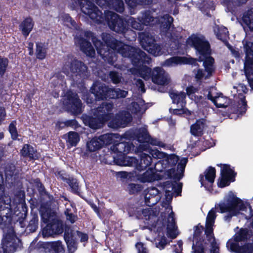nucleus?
Instances as JSON below:
<instances>
[{
  "label": "nucleus",
  "mask_w": 253,
  "mask_h": 253,
  "mask_svg": "<svg viewBox=\"0 0 253 253\" xmlns=\"http://www.w3.org/2000/svg\"><path fill=\"white\" fill-rule=\"evenodd\" d=\"M84 36L91 39L97 53L105 62L111 65H113L117 60V53L124 57L129 58L132 64L135 67L149 64L151 60L146 53L140 48L125 44L109 33L102 34L103 42L98 40L94 36L93 33L89 31L85 32Z\"/></svg>",
  "instance_id": "obj_1"
},
{
  "label": "nucleus",
  "mask_w": 253,
  "mask_h": 253,
  "mask_svg": "<svg viewBox=\"0 0 253 253\" xmlns=\"http://www.w3.org/2000/svg\"><path fill=\"white\" fill-rule=\"evenodd\" d=\"M113 107L112 102H103L94 109L93 116L83 114L81 118L84 124L90 128H100L111 119Z\"/></svg>",
  "instance_id": "obj_2"
},
{
  "label": "nucleus",
  "mask_w": 253,
  "mask_h": 253,
  "mask_svg": "<svg viewBox=\"0 0 253 253\" xmlns=\"http://www.w3.org/2000/svg\"><path fill=\"white\" fill-rule=\"evenodd\" d=\"M101 16L102 20L100 22L95 20L93 21L98 24L102 23L105 21L112 31L118 34H123L127 40H132L130 37H127V35L129 34L131 35L132 39L135 38L136 33L128 27L127 20L123 16L109 10L105 11L104 16L102 13Z\"/></svg>",
  "instance_id": "obj_3"
},
{
  "label": "nucleus",
  "mask_w": 253,
  "mask_h": 253,
  "mask_svg": "<svg viewBox=\"0 0 253 253\" xmlns=\"http://www.w3.org/2000/svg\"><path fill=\"white\" fill-rule=\"evenodd\" d=\"M89 91L98 101L125 98L127 94L126 91L120 88H112L100 82L93 83Z\"/></svg>",
  "instance_id": "obj_4"
},
{
  "label": "nucleus",
  "mask_w": 253,
  "mask_h": 253,
  "mask_svg": "<svg viewBox=\"0 0 253 253\" xmlns=\"http://www.w3.org/2000/svg\"><path fill=\"white\" fill-rule=\"evenodd\" d=\"M187 45L193 47L196 51V54L199 58H202L211 54V49L209 42L204 36H198L192 35L186 40Z\"/></svg>",
  "instance_id": "obj_5"
},
{
  "label": "nucleus",
  "mask_w": 253,
  "mask_h": 253,
  "mask_svg": "<svg viewBox=\"0 0 253 253\" xmlns=\"http://www.w3.org/2000/svg\"><path fill=\"white\" fill-rule=\"evenodd\" d=\"M62 102L65 110L72 115L77 116L84 111L83 103L78 94L71 90L66 91Z\"/></svg>",
  "instance_id": "obj_6"
},
{
  "label": "nucleus",
  "mask_w": 253,
  "mask_h": 253,
  "mask_svg": "<svg viewBox=\"0 0 253 253\" xmlns=\"http://www.w3.org/2000/svg\"><path fill=\"white\" fill-rule=\"evenodd\" d=\"M188 162L187 158H183L177 165L176 169L174 168H171L167 171L168 176L175 180L172 187V189L176 196H180L182 189V183H177L184 176V173L186 165Z\"/></svg>",
  "instance_id": "obj_7"
},
{
  "label": "nucleus",
  "mask_w": 253,
  "mask_h": 253,
  "mask_svg": "<svg viewBox=\"0 0 253 253\" xmlns=\"http://www.w3.org/2000/svg\"><path fill=\"white\" fill-rule=\"evenodd\" d=\"M74 8H80L81 11L91 20L97 22L102 20V11L89 0H71Z\"/></svg>",
  "instance_id": "obj_8"
},
{
  "label": "nucleus",
  "mask_w": 253,
  "mask_h": 253,
  "mask_svg": "<svg viewBox=\"0 0 253 253\" xmlns=\"http://www.w3.org/2000/svg\"><path fill=\"white\" fill-rule=\"evenodd\" d=\"M199 60L200 62H203V66L205 69L198 68L196 71L194 69L193 72L195 74V79L197 81H200L203 78L205 80L209 79L213 75L215 71L214 58L211 55L204 57L199 58Z\"/></svg>",
  "instance_id": "obj_9"
},
{
  "label": "nucleus",
  "mask_w": 253,
  "mask_h": 253,
  "mask_svg": "<svg viewBox=\"0 0 253 253\" xmlns=\"http://www.w3.org/2000/svg\"><path fill=\"white\" fill-rule=\"evenodd\" d=\"M139 38L144 50L155 56L162 55V48L156 43L154 36L148 32H142L139 34Z\"/></svg>",
  "instance_id": "obj_10"
},
{
  "label": "nucleus",
  "mask_w": 253,
  "mask_h": 253,
  "mask_svg": "<svg viewBox=\"0 0 253 253\" xmlns=\"http://www.w3.org/2000/svg\"><path fill=\"white\" fill-rule=\"evenodd\" d=\"M56 175L67 184L68 190L72 193L78 195L83 199L81 190L80 182L73 175L68 174L65 170H60L56 172Z\"/></svg>",
  "instance_id": "obj_11"
},
{
  "label": "nucleus",
  "mask_w": 253,
  "mask_h": 253,
  "mask_svg": "<svg viewBox=\"0 0 253 253\" xmlns=\"http://www.w3.org/2000/svg\"><path fill=\"white\" fill-rule=\"evenodd\" d=\"M66 224L56 216L42 229V235L43 237H54L62 234L64 232V227Z\"/></svg>",
  "instance_id": "obj_12"
},
{
  "label": "nucleus",
  "mask_w": 253,
  "mask_h": 253,
  "mask_svg": "<svg viewBox=\"0 0 253 253\" xmlns=\"http://www.w3.org/2000/svg\"><path fill=\"white\" fill-rule=\"evenodd\" d=\"M131 121L132 116L128 111H120L115 115L112 113V116L109 121L108 126L110 128L114 129L124 128Z\"/></svg>",
  "instance_id": "obj_13"
},
{
  "label": "nucleus",
  "mask_w": 253,
  "mask_h": 253,
  "mask_svg": "<svg viewBox=\"0 0 253 253\" xmlns=\"http://www.w3.org/2000/svg\"><path fill=\"white\" fill-rule=\"evenodd\" d=\"M69 68L71 77L76 83H80L82 80L87 77V67L81 61L76 59L72 61Z\"/></svg>",
  "instance_id": "obj_14"
},
{
  "label": "nucleus",
  "mask_w": 253,
  "mask_h": 253,
  "mask_svg": "<svg viewBox=\"0 0 253 253\" xmlns=\"http://www.w3.org/2000/svg\"><path fill=\"white\" fill-rule=\"evenodd\" d=\"M237 173L231 169L228 164H223L221 169V176L218 178L217 184L219 188H224L235 181Z\"/></svg>",
  "instance_id": "obj_15"
},
{
  "label": "nucleus",
  "mask_w": 253,
  "mask_h": 253,
  "mask_svg": "<svg viewBox=\"0 0 253 253\" xmlns=\"http://www.w3.org/2000/svg\"><path fill=\"white\" fill-rule=\"evenodd\" d=\"M216 176V169L215 168L211 166L209 167L205 170L204 174H201L199 176V181L201 186H204L205 189L209 191L212 192L213 184Z\"/></svg>",
  "instance_id": "obj_16"
},
{
  "label": "nucleus",
  "mask_w": 253,
  "mask_h": 253,
  "mask_svg": "<svg viewBox=\"0 0 253 253\" xmlns=\"http://www.w3.org/2000/svg\"><path fill=\"white\" fill-rule=\"evenodd\" d=\"M152 81L158 85H167L170 82V78L162 67H156L153 69Z\"/></svg>",
  "instance_id": "obj_17"
},
{
  "label": "nucleus",
  "mask_w": 253,
  "mask_h": 253,
  "mask_svg": "<svg viewBox=\"0 0 253 253\" xmlns=\"http://www.w3.org/2000/svg\"><path fill=\"white\" fill-rule=\"evenodd\" d=\"M198 62H199V57L197 58H194L192 57H186L184 56H173L166 60L163 65L170 66L174 64L177 65L183 64L191 65L193 66H197L199 68V65L198 63Z\"/></svg>",
  "instance_id": "obj_18"
},
{
  "label": "nucleus",
  "mask_w": 253,
  "mask_h": 253,
  "mask_svg": "<svg viewBox=\"0 0 253 253\" xmlns=\"http://www.w3.org/2000/svg\"><path fill=\"white\" fill-rule=\"evenodd\" d=\"M13 240L14 235L7 233L1 240L0 252L2 253H14L17 249V245Z\"/></svg>",
  "instance_id": "obj_19"
},
{
  "label": "nucleus",
  "mask_w": 253,
  "mask_h": 253,
  "mask_svg": "<svg viewBox=\"0 0 253 253\" xmlns=\"http://www.w3.org/2000/svg\"><path fill=\"white\" fill-rule=\"evenodd\" d=\"M94 4L95 2L100 7L107 6L113 9L118 12L122 13L125 10L124 3L123 0H91ZM91 2V1H90Z\"/></svg>",
  "instance_id": "obj_20"
},
{
  "label": "nucleus",
  "mask_w": 253,
  "mask_h": 253,
  "mask_svg": "<svg viewBox=\"0 0 253 253\" xmlns=\"http://www.w3.org/2000/svg\"><path fill=\"white\" fill-rule=\"evenodd\" d=\"M238 95L239 100L237 102V104L229 106L228 111L230 113L243 115L246 113L247 110V102L244 95L240 93Z\"/></svg>",
  "instance_id": "obj_21"
},
{
  "label": "nucleus",
  "mask_w": 253,
  "mask_h": 253,
  "mask_svg": "<svg viewBox=\"0 0 253 253\" xmlns=\"http://www.w3.org/2000/svg\"><path fill=\"white\" fill-rule=\"evenodd\" d=\"M246 53L244 66L245 70H253V42H246L244 44Z\"/></svg>",
  "instance_id": "obj_22"
},
{
  "label": "nucleus",
  "mask_w": 253,
  "mask_h": 253,
  "mask_svg": "<svg viewBox=\"0 0 253 253\" xmlns=\"http://www.w3.org/2000/svg\"><path fill=\"white\" fill-rule=\"evenodd\" d=\"M248 231L246 228H241L226 243L227 249L231 248L232 243L240 244V242H245L248 239Z\"/></svg>",
  "instance_id": "obj_23"
},
{
  "label": "nucleus",
  "mask_w": 253,
  "mask_h": 253,
  "mask_svg": "<svg viewBox=\"0 0 253 253\" xmlns=\"http://www.w3.org/2000/svg\"><path fill=\"white\" fill-rule=\"evenodd\" d=\"M64 239L69 250L76 247L77 243L73 229L67 224L64 227Z\"/></svg>",
  "instance_id": "obj_24"
},
{
  "label": "nucleus",
  "mask_w": 253,
  "mask_h": 253,
  "mask_svg": "<svg viewBox=\"0 0 253 253\" xmlns=\"http://www.w3.org/2000/svg\"><path fill=\"white\" fill-rule=\"evenodd\" d=\"M76 41L83 52L88 56L92 57L94 55L95 50L89 41L81 37H77Z\"/></svg>",
  "instance_id": "obj_25"
},
{
  "label": "nucleus",
  "mask_w": 253,
  "mask_h": 253,
  "mask_svg": "<svg viewBox=\"0 0 253 253\" xmlns=\"http://www.w3.org/2000/svg\"><path fill=\"white\" fill-rule=\"evenodd\" d=\"M137 179L142 183L152 182L160 179V175L156 173L152 168H149L143 174L136 175Z\"/></svg>",
  "instance_id": "obj_26"
},
{
  "label": "nucleus",
  "mask_w": 253,
  "mask_h": 253,
  "mask_svg": "<svg viewBox=\"0 0 253 253\" xmlns=\"http://www.w3.org/2000/svg\"><path fill=\"white\" fill-rule=\"evenodd\" d=\"M228 250L234 253H253V242L241 245L232 243L231 248Z\"/></svg>",
  "instance_id": "obj_27"
},
{
  "label": "nucleus",
  "mask_w": 253,
  "mask_h": 253,
  "mask_svg": "<svg viewBox=\"0 0 253 253\" xmlns=\"http://www.w3.org/2000/svg\"><path fill=\"white\" fill-rule=\"evenodd\" d=\"M35 23L30 16L25 18L19 25V29L24 37L27 38L33 30Z\"/></svg>",
  "instance_id": "obj_28"
},
{
  "label": "nucleus",
  "mask_w": 253,
  "mask_h": 253,
  "mask_svg": "<svg viewBox=\"0 0 253 253\" xmlns=\"http://www.w3.org/2000/svg\"><path fill=\"white\" fill-rule=\"evenodd\" d=\"M169 95L173 104H176L178 107H185L186 104V93L183 91H171Z\"/></svg>",
  "instance_id": "obj_29"
},
{
  "label": "nucleus",
  "mask_w": 253,
  "mask_h": 253,
  "mask_svg": "<svg viewBox=\"0 0 253 253\" xmlns=\"http://www.w3.org/2000/svg\"><path fill=\"white\" fill-rule=\"evenodd\" d=\"M37 151L29 144H25L20 150V154L24 158H28L31 160H36L39 159V156L36 154Z\"/></svg>",
  "instance_id": "obj_30"
},
{
  "label": "nucleus",
  "mask_w": 253,
  "mask_h": 253,
  "mask_svg": "<svg viewBox=\"0 0 253 253\" xmlns=\"http://www.w3.org/2000/svg\"><path fill=\"white\" fill-rule=\"evenodd\" d=\"M206 123L205 120L201 119L196 120V122L190 127V132L195 136H201L203 134V130Z\"/></svg>",
  "instance_id": "obj_31"
},
{
  "label": "nucleus",
  "mask_w": 253,
  "mask_h": 253,
  "mask_svg": "<svg viewBox=\"0 0 253 253\" xmlns=\"http://www.w3.org/2000/svg\"><path fill=\"white\" fill-rule=\"evenodd\" d=\"M231 212L236 213L242 209L243 206L242 201L239 198L233 196L227 200Z\"/></svg>",
  "instance_id": "obj_32"
},
{
  "label": "nucleus",
  "mask_w": 253,
  "mask_h": 253,
  "mask_svg": "<svg viewBox=\"0 0 253 253\" xmlns=\"http://www.w3.org/2000/svg\"><path fill=\"white\" fill-rule=\"evenodd\" d=\"M152 162V158L149 155L142 153L140 155V159H138V165L137 170L141 171L145 169L151 165Z\"/></svg>",
  "instance_id": "obj_33"
},
{
  "label": "nucleus",
  "mask_w": 253,
  "mask_h": 253,
  "mask_svg": "<svg viewBox=\"0 0 253 253\" xmlns=\"http://www.w3.org/2000/svg\"><path fill=\"white\" fill-rule=\"evenodd\" d=\"M242 21L250 31H253V8L245 11L243 15Z\"/></svg>",
  "instance_id": "obj_34"
},
{
  "label": "nucleus",
  "mask_w": 253,
  "mask_h": 253,
  "mask_svg": "<svg viewBox=\"0 0 253 253\" xmlns=\"http://www.w3.org/2000/svg\"><path fill=\"white\" fill-rule=\"evenodd\" d=\"M214 224L206 223L205 229V243L210 245L213 240L216 241L213 233V226Z\"/></svg>",
  "instance_id": "obj_35"
},
{
  "label": "nucleus",
  "mask_w": 253,
  "mask_h": 253,
  "mask_svg": "<svg viewBox=\"0 0 253 253\" xmlns=\"http://www.w3.org/2000/svg\"><path fill=\"white\" fill-rule=\"evenodd\" d=\"M36 55L39 60H43L47 55V47H46L44 42H37L36 43Z\"/></svg>",
  "instance_id": "obj_36"
},
{
  "label": "nucleus",
  "mask_w": 253,
  "mask_h": 253,
  "mask_svg": "<svg viewBox=\"0 0 253 253\" xmlns=\"http://www.w3.org/2000/svg\"><path fill=\"white\" fill-rule=\"evenodd\" d=\"M102 144L99 137H94L87 143V149L90 152H95L103 147Z\"/></svg>",
  "instance_id": "obj_37"
},
{
  "label": "nucleus",
  "mask_w": 253,
  "mask_h": 253,
  "mask_svg": "<svg viewBox=\"0 0 253 253\" xmlns=\"http://www.w3.org/2000/svg\"><path fill=\"white\" fill-rule=\"evenodd\" d=\"M149 196L148 194L145 196V204L148 207H152L154 206L157 202V199H155L156 196L158 194V190L156 188H153L148 191Z\"/></svg>",
  "instance_id": "obj_38"
},
{
  "label": "nucleus",
  "mask_w": 253,
  "mask_h": 253,
  "mask_svg": "<svg viewBox=\"0 0 253 253\" xmlns=\"http://www.w3.org/2000/svg\"><path fill=\"white\" fill-rule=\"evenodd\" d=\"M39 226V216L37 213L31 212V218L27 226L30 232L33 233L36 231Z\"/></svg>",
  "instance_id": "obj_39"
},
{
  "label": "nucleus",
  "mask_w": 253,
  "mask_h": 253,
  "mask_svg": "<svg viewBox=\"0 0 253 253\" xmlns=\"http://www.w3.org/2000/svg\"><path fill=\"white\" fill-rule=\"evenodd\" d=\"M204 230L203 226L201 225L200 223H199L196 226L194 227V233H193V239L195 242L197 241L205 242V235L202 236L203 231Z\"/></svg>",
  "instance_id": "obj_40"
},
{
  "label": "nucleus",
  "mask_w": 253,
  "mask_h": 253,
  "mask_svg": "<svg viewBox=\"0 0 253 253\" xmlns=\"http://www.w3.org/2000/svg\"><path fill=\"white\" fill-rule=\"evenodd\" d=\"M138 20L141 22L144 26H148L154 21V17L150 10H145L141 12V16L138 17Z\"/></svg>",
  "instance_id": "obj_41"
},
{
  "label": "nucleus",
  "mask_w": 253,
  "mask_h": 253,
  "mask_svg": "<svg viewBox=\"0 0 253 253\" xmlns=\"http://www.w3.org/2000/svg\"><path fill=\"white\" fill-rule=\"evenodd\" d=\"M130 8H135L138 5H150L152 3L153 0H125Z\"/></svg>",
  "instance_id": "obj_42"
},
{
  "label": "nucleus",
  "mask_w": 253,
  "mask_h": 253,
  "mask_svg": "<svg viewBox=\"0 0 253 253\" xmlns=\"http://www.w3.org/2000/svg\"><path fill=\"white\" fill-rule=\"evenodd\" d=\"M216 36L218 40L223 42H227V39L229 36V32L227 28L223 26L218 27Z\"/></svg>",
  "instance_id": "obj_43"
},
{
  "label": "nucleus",
  "mask_w": 253,
  "mask_h": 253,
  "mask_svg": "<svg viewBox=\"0 0 253 253\" xmlns=\"http://www.w3.org/2000/svg\"><path fill=\"white\" fill-rule=\"evenodd\" d=\"M139 74L145 80L147 81L150 78L152 79L153 77V69L152 70L151 68L145 65L142 66L139 69Z\"/></svg>",
  "instance_id": "obj_44"
},
{
  "label": "nucleus",
  "mask_w": 253,
  "mask_h": 253,
  "mask_svg": "<svg viewBox=\"0 0 253 253\" xmlns=\"http://www.w3.org/2000/svg\"><path fill=\"white\" fill-rule=\"evenodd\" d=\"M205 242L197 241L193 243L192 250L194 253H205V250L210 247V245L205 244Z\"/></svg>",
  "instance_id": "obj_45"
},
{
  "label": "nucleus",
  "mask_w": 253,
  "mask_h": 253,
  "mask_svg": "<svg viewBox=\"0 0 253 253\" xmlns=\"http://www.w3.org/2000/svg\"><path fill=\"white\" fill-rule=\"evenodd\" d=\"M80 139L79 134L75 131H70L68 133L67 142L71 147L77 146Z\"/></svg>",
  "instance_id": "obj_46"
},
{
  "label": "nucleus",
  "mask_w": 253,
  "mask_h": 253,
  "mask_svg": "<svg viewBox=\"0 0 253 253\" xmlns=\"http://www.w3.org/2000/svg\"><path fill=\"white\" fill-rule=\"evenodd\" d=\"M128 22V27L130 28L131 27L132 29L136 30H142L144 28V25L141 22L137 21L135 18L132 17H129L127 20Z\"/></svg>",
  "instance_id": "obj_47"
},
{
  "label": "nucleus",
  "mask_w": 253,
  "mask_h": 253,
  "mask_svg": "<svg viewBox=\"0 0 253 253\" xmlns=\"http://www.w3.org/2000/svg\"><path fill=\"white\" fill-rule=\"evenodd\" d=\"M41 215L42 222L46 225L48 224L52 219L57 216L55 213L52 212L50 210L42 211Z\"/></svg>",
  "instance_id": "obj_48"
},
{
  "label": "nucleus",
  "mask_w": 253,
  "mask_h": 253,
  "mask_svg": "<svg viewBox=\"0 0 253 253\" xmlns=\"http://www.w3.org/2000/svg\"><path fill=\"white\" fill-rule=\"evenodd\" d=\"M150 136L146 130L139 129L136 131V140L141 143H144L148 141Z\"/></svg>",
  "instance_id": "obj_49"
},
{
  "label": "nucleus",
  "mask_w": 253,
  "mask_h": 253,
  "mask_svg": "<svg viewBox=\"0 0 253 253\" xmlns=\"http://www.w3.org/2000/svg\"><path fill=\"white\" fill-rule=\"evenodd\" d=\"M217 98V97L216 96L213 97L212 96L211 91H209L208 92L207 95L208 99L211 100L217 108H225L228 107L230 102V100L229 98H225L226 100L228 101V102L227 103L226 102L225 103H218L216 101Z\"/></svg>",
  "instance_id": "obj_50"
},
{
  "label": "nucleus",
  "mask_w": 253,
  "mask_h": 253,
  "mask_svg": "<svg viewBox=\"0 0 253 253\" xmlns=\"http://www.w3.org/2000/svg\"><path fill=\"white\" fill-rule=\"evenodd\" d=\"M168 224L167 225V230L168 236L172 239L176 237L177 234L175 233V229L176 227L175 218L172 217V222H169L168 219Z\"/></svg>",
  "instance_id": "obj_51"
},
{
  "label": "nucleus",
  "mask_w": 253,
  "mask_h": 253,
  "mask_svg": "<svg viewBox=\"0 0 253 253\" xmlns=\"http://www.w3.org/2000/svg\"><path fill=\"white\" fill-rule=\"evenodd\" d=\"M12 222V217L11 214L0 217V227L2 229L10 227Z\"/></svg>",
  "instance_id": "obj_52"
},
{
  "label": "nucleus",
  "mask_w": 253,
  "mask_h": 253,
  "mask_svg": "<svg viewBox=\"0 0 253 253\" xmlns=\"http://www.w3.org/2000/svg\"><path fill=\"white\" fill-rule=\"evenodd\" d=\"M16 125V121L13 120L11 122L8 126V131L10 134L11 139L13 140L17 139L19 136Z\"/></svg>",
  "instance_id": "obj_53"
},
{
  "label": "nucleus",
  "mask_w": 253,
  "mask_h": 253,
  "mask_svg": "<svg viewBox=\"0 0 253 253\" xmlns=\"http://www.w3.org/2000/svg\"><path fill=\"white\" fill-rule=\"evenodd\" d=\"M115 156H114V162L115 164L120 166H125L126 159L127 157L125 153H116Z\"/></svg>",
  "instance_id": "obj_54"
},
{
  "label": "nucleus",
  "mask_w": 253,
  "mask_h": 253,
  "mask_svg": "<svg viewBox=\"0 0 253 253\" xmlns=\"http://www.w3.org/2000/svg\"><path fill=\"white\" fill-rule=\"evenodd\" d=\"M127 189L129 194L132 195L141 192L143 189V186L140 184L130 183L127 185Z\"/></svg>",
  "instance_id": "obj_55"
},
{
  "label": "nucleus",
  "mask_w": 253,
  "mask_h": 253,
  "mask_svg": "<svg viewBox=\"0 0 253 253\" xmlns=\"http://www.w3.org/2000/svg\"><path fill=\"white\" fill-rule=\"evenodd\" d=\"M173 22V17L169 14H166L164 16V21L161 24V27L167 31L170 29Z\"/></svg>",
  "instance_id": "obj_56"
},
{
  "label": "nucleus",
  "mask_w": 253,
  "mask_h": 253,
  "mask_svg": "<svg viewBox=\"0 0 253 253\" xmlns=\"http://www.w3.org/2000/svg\"><path fill=\"white\" fill-rule=\"evenodd\" d=\"M121 142L114 144L110 148L114 153H124V149H125V141L121 140Z\"/></svg>",
  "instance_id": "obj_57"
},
{
  "label": "nucleus",
  "mask_w": 253,
  "mask_h": 253,
  "mask_svg": "<svg viewBox=\"0 0 253 253\" xmlns=\"http://www.w3.org/2000/svg\"><path fill=\"white\" fill-rule=\"evenodd\" d=\"M32 183L37 188L40 195L41 196L46 190L39 178H36L32 180Z\"/></svg>",
  "instance_id": "obj_58"
},
{
  "label": "nucleus",
  "mask_w": 253,
  "mask_h": 253,
  "mask_svg": "<svg viewBox=\"0 0 253 253\" xmlns=\"http://www.w3.org/2000/svg\"><path fill=\"white\" fill-rule=\"evenodd\" d=\"M99 137L101 140V143H103L102 145L103 147L112 144L114 141L113 134L112 133L104 134Z\"/></svg>",
  "instance_id": "obj_59"
},
{
  "label": "nucleus",
  "mask_w": 253,
  "mask_h": 253,
  "mask_svg": "<svg viewBox=\"0 0 253 253\" xmlns=\"http://www.w3.org/2000/svg\"><path fill=\"white\" fill-rule=\"evenodd\" d=\"M62 21L67 23V26L77 29V24L76 21L70 16L69 14L64 13L61 16Z\"/></svg>",
  "instance_id": "obj_60"
},
{
  "label": "nucleus",
  "mask_w": 253,
  "mask_h": 253,
  "mask_svg": "<svg viewBox=\"0 0 253 253\" xmlns=\"http://www.w3.org/2000/svg\"><path fill=\"white\" fill-rule=\"evenodd\" d=\"M50 248L52 253H63L64 251L62 243L59 241L51 243Z\"/></svg>",
  "instance_id": "obj_61"
},
{
  "label": "nucleus",
  "mask_w": 253,
  "mask_h": 253,
  "mask_svg": "<svg viewBox=\"0 0 253 253\" xmlns=\"http://www.w3.org/2000/svg\"><path fill=\"white\" fill-rule=\"evenodd\" d=\"M136 131L133 130H128L126 131L122 136L120 140L122 139H125L128 140V141H133L136 140Z\"/></svg>",
  "instance_id": "obj_62"
},
{
  "label": "nucleus",
  "mask_w": 253,
  "mask_h": 253,
  "mask_svg": "<svg viewBox=\"0 0 253 253\" xmlns=\"http://www.w3.org/2000/svg\"><path fill=\"white\" fill-rule=\"evenodd\" d=\"M177 109H169V112L173 115L181 116L183 114H186V115H191L190 111L185 107H178Z\"/></svg>",
  "instance_id": "obj_63"
},
{
  "label": "nucleus",
  "mask_w": 253,
  "mask_h": 253,
  "mask_svg": "<svg viewBox=\"0 0 253 253\" xmlns=\"http://www.w3.org/2000/svg\"><path fill=\"white\" fill-rule=\"evenodd\" d=\"M10 205L0 203V217L11 214Z\"/></svg>",
  "instance_id": "obj_64"
}]
</instances>
